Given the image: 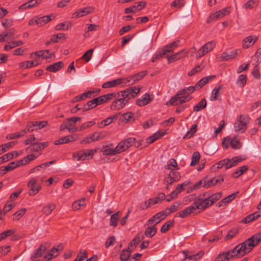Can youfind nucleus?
I'll return each instance as SVG.
<instances>
[{
    "instance_id": "nucleus-1",
    "label": "nucleus",
    "mask_w": 261,
    "mask_h": 261,
    "mask_svg": "<svg viewBox=\"0 0 261 261\" xmlns=\"http://www.w3.org/2000/svg\"><path fill=\"white\" fill-rule=\"evenodd\" d=\"M261 242V232L237 245L233 249L220 253L214 261H228L233 257H242L250 252L253 248Z\"/></svg>"
},
{
    "instance_id": "nucleus-2",
    "label": "nucleus",
    "mask_w": 261,
    "mask_h": 261,
    "mask_svg": "<svg viewBox=\"0 0 261 261\" xmlns=\"http://www.w3.org/2000/svg\"><path fill=\"white\" fill-rule=\"evenodd\" d=\"M140 89L136 87H130L123 91L115 93L116 96L110 106L112 110H119L123 108L140 92Z\"/></svg>"
},
{
    "instance_id": "nucleus-3",
    "label": "nucleus",
    "mask_w": 261,
    "mask_h": 261,
    "mask_svg": "<svg viewBox=\"0 0 261 261\" xmlns=\"http://www.w3.org/2000/svg\"><path fill=\"white\" fill-rule=\"evenodd\" d=\"M222 195L221 192L216 193L211 195L207 192H204L198 196L197 201L194 202V204L198 207L197 210L203 211L220 199Z\"/></svg>"
},
{
    "instance_id": "nucleus-4",
    "label": "nucleus",
    "mask_w": 261,
    "mask_h": 261,
    "mask_svg": "<svg viewBox=\"0 0 261 261\" xmlns=\"http://www.w3.org/2000/svg\"><path fill=\"white\" fill-rule=\"evenodd\" d=\"M195 91V87L189 86L180 89L176 94L171 97L167 105L170 104L172 106H177L187 102L191 100L192 96L191 94Z\"/></svg>"
},
{
    "instance_id": "nucleus-5",
    "label": "nucleus",
    "mask_w": 261,
    "mask_h": 261,
    "mask_svg": "<svg viewBox=\"0 0 261 261\" xmlns=\"http://www.w3.org/2000/svg\"><path fill=\"white\" fill-rule=\"evenodd\" d=\"M249 121L250 117L248 116L243 114L238 116L234 124L235 130L241 133L245 132Z\"/></svg>"
},
{
    "instance_id": "nucleus-6",
    "label": "nucleus",
    "mask_w": 261,
    "mask_h": 261,
    "mask_svg": "<svg viewBox=\"0 0 261 261\" xmlns=\"http://www.w3.org/2000/svg\"><path fill=\"white\" fill-rule=\"evenodd\" d=\"M96 151V149L82 150L74 153L73 158L77 161L90 160Z\"/></svg>"
},
{
    "instance_id": "nucleus-7",
    "label": "nucleus",
    "mask_w": 261,
    "mask_h": 261,
    "mask_svg": "<svg viewBox=\"0 0 261 261\" xmlns=\"http://www.w3.org/2000/svg\"><path fill=\"white\" fill-rule=\"evenodd\" d=\"M135 141L136 139L133 137L128 138L121 141L115 147L117 154L126 150L133 145L136 146Z\"/></svg>"
},
{
    "instance_id": "nucleus-8",
    "label": "nucleus",
    "mask_w": 261,
    "mask_h": 261,
    "mask_svg": "<svg viewBox=\"0 0 261 261\" xmlns=\"http://www.w3.org/2000/svg\"><path fill=\"white\" fill-rule=\"evenodd\" d=\"M47 124V121H33L28 123L26 127L21 130L24 132V135L29 132H32L34 130H37L45 127Z\"/></svg>"
},
{
    "instance_id": "nucleus-9",
    "label": "nucleus",
    "mask_w": 261,
    "mask_h": 261,
    "mask_svg": "<svg viewBox=\"0 0 261 261\" xmlns=\"http://www.w3.org/2000/svg\"><path fill=\"white\" fill-rule=\"evenodd\" d=\"M215 42L211 41L204 44L196 53L195 57L198 59L201 58L212 50L215 46Z\"/></svg>"
},
{
    "instance_id": "nucleus-10",
    "label": "nucleus",
    "mask_w": 261,
    "mask_h": 261,
    "mask_svg": "<svg viewBox=\"0 0 261 261\" xmlns=\"http://www.w3.org/2000/svg\"><path fill=\"white\" fill-rule=\"evenodd\" d=\"M230 13V11L228 8H225L218 11H217L212 14L207 19L206 22L210 23L213 21H216L220 19L225 16L228 15Z\"/></svg>"
},
{
    "instance_id": "nucleus-11",
    "label": "nucleus",
    "mask_w": 261,
    "mask_h": 261,
    "mask_svg": "<svg viewBox=\"0 0 261 261\" xmlns=\"http://www.w3.org/2000/svg\"><path fill=\"white\" fill-rule=\"evenodd\" d=\"M167 216L165 212H160L155 214L153 216H152L150 219H149L147 221V224H154V225H156V224L159 223L162 220L165 219Z\"/></svg>"
},
{
    "instance_id": "nucleus-12",
    "label": "nucleus",
    "mask_w": 261,
    "mask_h": 261,
    "mask_svg": "<svg viewBox=\"0 0 261 261\" xmlns=\"http://www.w3.org/2000/svg\"><path fill=\"white\" fill-rule=\"evenodd\" d=\"M154 98L153 94L145 93L141 98L136 100V104L140 107L144 106L149 103Z\"/></svg>"
},
{
    "instance_id": "nucleus-13",
    "label": "nucleus",
    "mask_w": 261,
    "mask_h": 261,
    "mask_svg": "<svg viewBox=\"0 0 261 261\" xmlns=\"http://www.w3.org/2000/svg\"><path fill=\"white\" fill-rule=\"evenodd\" d=\"M28 186L30 188L28 193L30 196L36 195L41 189L40 185L37 183L36 180H30Z\"/></svg>"
},
{
    "instance_id": "nucleus-14",
    "label": "nucleus",
    "mask_w": 261,
    "mask_h": 261,
    "mask_svg": "<svg viewBox=\"0 0 261 261\" xmlns=\"http://www.w3.org/2000/svg\"><path fill=\"white\" fill-rule=\"evenodd\" d=\"M197 206H195V204L186 207L184 210L179 212L176 214V216L182 218H186L190 215L191 214L193 213L195 211L197 210Z\"/></svg>"
},
{
    "instance_id": "nucleus-15",
    "label": "nucleus",
    "mask_w": 261,
    "mask_h": 261,
    "mask_svg": "<svg viewBox=\"0 0 261 261\" xmlns=\"http://www.w3.org/2000/svg\"><path fill=\"white\" fill-rule=\"evenodd\" d=\"M244 159H242L240 156H236L231 159H224L225 164V169H228L236 166L238 163L242 162Z\"/></svg>"
},
{
    "instance_id": "nucleus-16",
    "label": "nucleus",
    "mask_w": 261,
    "mask_h": 261,
    "mask_svg": "<svg viewBox=\"0 0 261 261\" xmlns=\"http://www.w3.org/2000/svg\"><path fill=\"white\" fill-rule=\"evenodd\" d=\"M93 8L90 7H85L83 9H80L74 13L73 14V17L77 18L83 17L93 12Z\"/></svg>"
},
{
    "instance_id": "nucleus-17",
    "label": "nucleus",
    "mask_w": 261,
    "mask_h": 261,
    "mask_svg": "<svg viewBox=\"0 0 261 261\" xmlns=\"http://www.w3.org/2000/svg\"><path fill=\"white\" fill-rule=\"evenodd\" d=\"M240 50L236 49L234 51H231L230 52H224L221 54L220 58L222 61H227L229 60L233 59L236 58L238 55Z\"/></svg>"
},
{
    "instance_id": "nucleus-18",
    "label": "nucleus",
    "mask_w": 261,
    "mask_h": 261,
    "mask_svg": "<svg viewBox=\"0 0 261 261\" xmlns=\"http://www.w3.org/2000/svg\"><path fill=\"white\" fill-rule=\"evenodd\" d=\"M258 38L256 36H249L243 40V46L244 48H248L252 46L257 41Z\"/></svg>"
},
{
    "instance_id": "nucleus-19",
    "label": "nucleus",
    "mask_w": 261,
    "mask_h": 261,
    "mask_svg": "<svg viewBox=\"0 0 261 261\" xmlns=\"http://www.w3.org/2000/svg\"><path fill=\"white\" fill-rule=\"evenodd\" d=\"M216 77L215 75H211L208 76L204 77L199 80L195 85L193 86L195 87V90L197 89H201L204 85L207 84L210 81L214 79Z\"/></svg>"
},
{
    "instance_id": "nucleus-20",
    "label": "nucleus",
    "mask_w": 261,
    "mask_h": 261,
    "mask_svg": "<svg viewBox=\"0 0 261 261\" xmlns=\"http://www.w3.org/2000/svg\"><path fill=\"white\" fill-rule=\"evenodd\" d=\"M76 140V139L73 136H67L64 137L60 138L59 139L56 140L54 142L55 145H60L65 143H68L69 142H73Z\"/></svg>"
},
{
    "instance_id": "nucleus-21",
    "label": "nucleus",
    "mask_w": 261,
    "mask_h": 261,
    "mask_svg": "<svg viewBox=\"0 0 261 261\" xmlns=\"http://www.w3.org/2000/svg\"><path fill=\"white\" fill-rule=\"evenodd\" d=\"M39 0H30L28 2L25 3L19 6V9H27L32 8L40 4Z\"/></svg>"
},
{
    "instance_id": "nucleus-22",
    "label": "nucleus",
    "mask_w": 261,
    "mask_h": 261,
    "mask_svg": "<svg viewBox=\"0 0 261 261\" xmlns=\"http://www.w3.org/2000/svg\"><path fill=\"white\" fill-rule=\"evenodd\" d=\"M63 66V62L59 61L47 66L46 70L50 72H56L60 70Z\"/></svg>"
},
{
    "instance_id": "nucleus-23",
    "label": "nucleus",
    "mask_w": 261,
    "mask_h": 261,
    "mask_svg": "<svg viewBox=\"0 0 261 261\" xmlns=\"http://www.w3.org/2000/svg\"><path fill=\"white\" fill-rule=\"evenodd\" d=\"M177 43L175 42H173L167 45H166L164 48L160 50L162 55L163 56L167 55L168 53H172L173 52L172 47H176L177 46Z\"/></svg>"
},
{
    "instance_id": "nucleus-24",
    "label": "nucleus",
    "mask_w": 261,
    "mask_h": 261,
    "mask_svg": "<svg viewBox=\"0 0 261 261\" xmlns=\"http://www.w3.org/2000/svg\"><path fill=\"white\" fill-rule=\"evenodd\" d=\"M97 99H93L88 101L86 104L83 106V111L85 112L95 108L98 105L96 102Z\"/></svg>"
},
{
    "instance_id": "nucleus-25",
    "label": "nucleus",
    "mask_w": 261,
    "mask_h": 261,
    "mask_svg": "<svg viewBox=\"0 0 261 261\" xmlns=\"http://www.w3.org/2000/svg\"><path fill=\"white\" fill-rule=\"evenodd\" d=\"M102 150L103 155H114L117 154L116 148H112L109 146H103Z\"/></svg>"
},
{
    "instance_id": "nucleus-26",
    "label": "nucleus",
    "mask_w": 261,
    "mask_h": 261,
    "mask_svg": "<svg viewBox=\"0 0 261 261\" xmlns=\"http://www.w3.org/2000/svg\"><path fill=\"white\" fill-rule=\"evenodd\" d=\"M165 135L164 133L160 131L157 132L147 139V142L149 144L152 143L155 141L160 139Z\"/></svg>"
},
{
    "instance_id": "nucleus-27",
    "label": "nucleus",
    "mask_w": 261,
    "mask_h": 261,
    "mask_svg": "<svg viewBox=\"0 0 261 261\" xmlns=\"http://www.w3.org/2000/svg\"><path fill=\"white\" fill-rule=\"evenodd\" d=\"M258 3V0H249L243 4V7L246 9H252L256 7Z\"/></svg>"
},
{
    "instance_id": "nucleus-28",
    "label": "nucleus",
    "mask_w": 261,
    "mask_h": 261,
    "mask_svg": "<svg viewBox=\"0 0 261 261\" xmlns=\"http://www.w3.org/2000/svg\"><path fill=\"white\" fill-rule=\"evenodd\" d=\"M54 163V161H50V162L43 163V164H41L40 165L37 166L35 167V168L32 169L30 170V173H32L35 172L36 171H40L41 172L42 170H43L45 168H46V167H48L50 165L53 164Z\"/></svg>"
},
{
    "instance_id": "nucleus-29",
    "label": "nucleus",
    "mask_w": 261,
    "mask_h": 261,
    "mask_svg": "<svg viewBox=\"0 0 261 261\" xmlns=\"http://www.w3.org/2000/svg\"><path fill=\"white\" fill-rule=\"evenodd\" d=\"M24 42L22 41H13L9 42L8 44H6L4 46L5 50H9L12 49L16 46H20L23 44Z\"/></svg>"
},
{
    "instance_id": "nucleus-30",
    "label": "nucleus",
    "mask_w": 261,
    "mask_h": 261,
    "mask_svg": "<svg viewBox=\"0 0 261 261\" xmlns=\"http://www.w3.org/2000/svg\"><path fill=\"white\" fill-rule=\"evenodd\" d=\"M86 205L85 198H82L74 201L72 204V207L73 210H79L82 207Z\"/></svg>"
},
{
    "instance_id": "nucleus-31",
    "label": "nucleus",
    "mask_w": 261,
    "mask_h": 261,
    "mask_svg": "<svg viewBox=\"0 0 261 261\" xmlns=\"http://www.w3.org/2000/svg\"><path fill=\"white\" fill-rule=\"evenodd\" d=\"M56 205L53 203L49 204L43 207L42 212L45 216H48L55 209Z\"/></svg>"
},
{
    "instance_id": "nucleus-32",
    "label": "nucleus",
    "mask_w": 261,
    "mask_h": 261,
    "mask_svg": "<svg viewBox=\"0 0 261 261\" xmlns=\"http://www.w3.org/2000/svg\"><path fill=\"white\" fill-rule=\"evenodd\" d=\"M174 221L173 220H169L165 223L161 228V232L165 233L168 231L169 229L173 226Z\"/></svg>"
},
{
    "instance_id": "nucleus-33",
    "label": "nucleus",
    "mask_w": 261,
    "mask_h": 261,
    "mask_svg": "<svg viewBox=\"0 0 261 261\" xmlns=\"http://www.w3.org/2000/svg\"><path fill=\"white\" fill-rule=\"evenodd\" d=\"M206 106V101L205 98L202 99L198 103H197L193 107V111L194 112H198L203 109Z\"/></svg>"
},
{
    "instance_id": "nucleus-34",
    "label": "nucleus",
    "mask_w": 261,
    "mask_h": 261,
    "mask_svg": "<svg viewBox=\"0 0 261 261\" xmlns=\"http://www.w3.org/2000/svg\"><path fill=\"white\" fill-rule=\"evenodd\" d=\"M181 204L180 202H174L170 207L167 208L164 211L166 213L167 216L170 215L171 213L176 212L177 210V207Z\"/></svg>"
},
{
    "instance_id": "nucleus-35",
    "label": "nucleus",
    "mask_w": 261,
    "mask_h": 261,
    "mask_svg": "<svg viewBox=\"0 0 261 261\" xmlns=\"http://www.w3.org/2000/svg\"><path fill=\"white\" fill-rule=\"evenodd\" d=\"M152 225V226L147 227L145 231V234L149 238L152 237L156 233L157 230L155 225Z\"/></svg>"
},
{
    "instance_id": "nucleus-36",
    "label": "nucleus",
    "mask_w": 261,
    "mask_h": 261,
    "mask_svg": "<svg viewBox=\"0 0 261 261\" xmlns=\"http://www.w3.org/2000/svg\"><path fill=\"white\" fill-rule=\"evenodd\" d=\"M132 252V250L128 249H123L120 254V258L121 261H127L130 257V254Z\"/></svg>"
},
{
    "instance_id": "nucleus-37",
    "label": "nucleus",
    "mask_w": 261,
    "mask_h": 261,
    "mask_svg": "<svg viewBox=\"0 0 261 261\" xmlns=\"http://www.w3.org/2000/svg\"><path fill=\"white\" fill-rule=\"evenodd\" d=\"M140 242V237L138 236H136L134 237L132 241L129 243L127 247L128 249L132 250L133 252V250L137 246Z\"/></svg>"
},
{
    "instance_id": "nucleus-38",
    "label": "nucleus",
    "mask_w": 261,
    "mask_h": 261,
    "mask_svg": "<svg viewBox=\"0 0 261 261\" xmlns=\"http://www.w3.org/2000/svg\"><path fill=\"white\" fill-rule=\"evenodd\" d=\"M45 249L46 248L45 246L42 245H40L38 248L36 250L35 252L33 254L32 257L36 258L41 256L45 252Z\"/></svg>"
},
{
    "instance_id": "nucleus-39",
    "label": "nucleus",
    "mask_w": 261,
    "mask_h": 261,
    "mask_svg": "<svg viewBox=\"0 0 261 261\" xmlns=\"http://www.w3.org/2000/svg\"><path fill=\"white\" fill-rule=\"evenodd\" d=\"M39 26H43L51 20L50 15H45L37 18Z\"/></svg>"
},
{
    "instance_id": "nucleus-40",
    "label": "nucleus",
    "mask_w": 261,
    "mask_h": 261,
    "mask_svg": "<svg viewBox=\"0 0 261 261\" xmlns=\"http://www.w3.org/2000/svg\"><path fill=\"white\" fill-rule=\"evenodd\" d=\"M239 192H234L227 197L222 199V203H224V205H227L228 203L232 201L237 196Z\"/></svg>"
},
{
    "instance_id": "nucleus-41",
    "label": "nucleus",
    "mask_w": 261,
    "mask_h": 261,
    "mask_svg": "<svg viewBox=\"0 0 261 261\" xmlns=\"http://www.w3.org/2000/svg\"><path fill=\"white\" fill-rule=\"evenodd\" d=\"M182 51H183L182 50L172 56L168 55L167 58L168 59V62L169 63H172L174 61H175L180 59L182 57L181 54L182 53Z\"/></svg>"
},
{
    "instance_id": "nucleus-42",
    "label": "nucleus",
    "mask_w": 261,
    "mask_h": 261,
    "mask_svg": "<svg viewBox=\"0 0 261 261\" xmlns=\"http://www.w3.org/2000/svg\"><path fill=\"white\" fill-rule=\"evenodd\" d=\"M259 216L257 213L250 214L243 219V222L245 223H249L256 220Z\"/></svg>"
},
{
    "instance_id": "nucleus-43",
    "label": "nucleus",
    "mask_w": 261,
    "mask_h": 261,
    "mask_svg": "<svg viewBox=\"0 0 261 261\" xmlns=\"http://www.w3.org/2000/svg\"><path fill=\"white\" fill-rule=\"evenodd\" d=\"M146 71H143L135 74L131 77L132 84L141 80L146 74Z\"/></svg>"
},
{
    "instance_id": "nucleus-44",
    "label": "nucleus",
    "mask_w": 261,
    "mask_h": 261,
    "mask_svg": "<svg viewBox=\"0 0 261 261\" xmlns=\"http://www.w3.org/2000/svg\"><path fill=\"white\" fill-rule=\"evenodd\" d=\"M71 23L69 21H65L64 22H62L58 24L56 27L55 29L58 31L61 30H67L69 27L70 26Z\"/></svg>"
},
{
    "instance_id": "nucleus-45",
    "label": "nucleus",
    "mask_w": 261,
    "mask_h": 261,
    "mask_svg": "<svg viewBox=\"0 0 261 261\" xmlns=\"http://www.w3.org/2000/svg\"><path fill=\"white\" fill-rule=\"evenodd\" d=\"M247 82V76L245 74H241L238 77V80H237L236 83L239 86L242 87H244Z\"/></svg>"
},
{
    "instance_id": "nucleus-46",
    "label": "nucleus",
    "mask_w": 261,
    "mask_h": 261,
    "mask_svg": "<svg viewBox=\"0 0 261 261\" xmlns=\"http://www.w3.org/2000/svg\"><path fill=\"white\" fill-rule=\"evenodd\" d=\"M230 146L234 149H239L241 147L240 143L236 137H233L232 139L230 138Z\"/></svg>"
},
{
    "instance_id": "nucleus-47",
    "label": "nucleus",
    "mask_w": 261,
    "mask_h": 261,
    "mask_svg": "<svg viewBox=\"0 0 261 261\" xmlns=\"http://www.w3.org/2000/svg\"><path fill=\"white\" fill-rule=\"evenodd\" d=\"M24 131L21 130L19 132L8 134L7 135L6 138L8 140H12L22 137L24 136Z\"/></svg>"
},
{
    "instance_id": "nucleus-48",
    "label": "nucleus",
    "mask_w": 261,
    "mask_h": 261,
    "mask_svg": "<svg viewBox=\"0 0 261 261\" xmlns=\"http://www.w3.org/2000/svg\"><path fill=\"white\" fill-rule=\"evenodd\" d=\"M120 84L119 80H113L112 81L107 82L103 84L102 87L103 88H111L115 87L116 85Z\"/></svg>"
},
{
    "instance_id": "nucleus-49",
    "label": "nucleus",
    "mask_w": 261,
    "mask_h": 261,
    "mask_svg": "<svg viewBox=\"0 0 261 261\" xmlns=\"http://www.w3.org/2000/svg\"><path fill=\"white\" fill-rule=\"evenodd\" d=\"M119 212H117L111 216L110 225L116 227L117 225V222L119 218Z\"/></svg>"
},
{
    "instance_id": "nucleus-50",
    "label": "nucleus",
    "mask_w": 261,
    "mask_h": 261,
    "mask_svg": "<svg viewBox=\"0 0 261 261\" xmlns=\"http://www.w3.org/2000/svg\"><path fill=\"white\" fill-rule=\"evenodd\" d=\"M35 56L46 59H47L48 57V56L47 57L44 55V50L35 51L31 54L30 57L31 58H34Z\"/></svg>"
},
{
    "instance_id": "nucleus-51",
    "label": "nucleus",
    "mask_w": 261,
    "mask_h": 261,
    "mask_svg": "<svg viewBox=\"0 0 261 261\" xmlns=\"http://www.w3.org/2000/svg\"><path fill=\"white\" fill-rule=\"evenodd\" d=\"M178 169L171 170L169 173V176L170 179H179L180 178V175L179 172L177 171Z\"/></svg>"
},
{
    "instance_id": "nucleus-52",
    "label": "nucleus",
    "mask_w": 261,
    "mask_h": 261,
    "mask_svg": "<svg viewBox=\"0 0 261 261\" xmlns=\"http://www.w3.org/2000/svg\"><path fill=\"white\" fill-rule=\"evenodd\" d=\"M27 210L25 208H23L19 210L14 214V220H19L25 213Z\"/></svg>"
},
{
    "instance_id": "nucleus-53",
    "label": "nucleus",
    "mask_w": 261,
    "mask_h": 261,
    "mask_svg": "<svg viewBox=\"0 0 261 261\" xmlns=\"http://www.w3.org/2000/svg\"><path fill=\"white\" fill-rule=\"evenodd\" d=\"M204 68L201 65H197L194 68H192L188 73V76H191L196 73L201 71Z\"/></svg>"
},
{
    "instance_id": "nucleus-54",
    "label": "nucleus",
    "mask_w": 261,
    "mask_h": 261,
    "mask_svg": "<svg viewBox=\"0 0 261 261\" xmlns=\"http://www.w3.org/2000/svg\"><path fill=\"white\" fill-rule=\"evenodd\" d=\"M200 156V154L198 152H194L192 154L191 165L195 166L199 162Z\"/></svg>"
},
{
    "instance_id": "nucleus-55",
    "label": "nucleus",
    "mask_w": 261,
    "mask_h": 261,
    "mask_svg": "<svg viewBox=\"0 0 261 261\" xmlns=\"http://www.w3.org/2000/svg\"><path fill=\"white\" fill-rule=\"evenodd\" d=\"M221 87H216L214 88V89L212 90L211 95L210 96V100L211 101L216 100L217 98V95L221 89Z\"/></svg>"
},
{
    "instance_id": "nucleus-56",
    "label": "nucleus",
    "mask_w": 261,
    "mask_h": 261,
    "mask_svg": "<svg viewBox=\"0 0 261 261\" xmlns=\"http://www.w3.org/2000/svg\"><path fill=\"white\" fill-rule=\"evenodd\" d=\"M87 257V252L85 250H81L74 261H83Z\"/></svg>"
},
{
    "instance_id": "nucleus-57",
    "label": "nucleus",
    "mask_w": 261,
    "mask_h": 261,
    "mask_svg": "<svg viewBox=\"0 0 261 261\" xmlns=\"http://www.w3.org/2000/svg\"><path fill=\"white\" fill-rule=\"evenodd\" d=\"M63 249V246L61 245H58L57 247H53L50 251L53 254L55 257H56L59 255L60 253L62 251Z\"/></svg>"
},
{
    "instance_id": "nucleus-58",
    "label": "nucleus",
    "mask_w": 261,
    "mask_h": 261,
    "mask_svg": "<svg viewBox=\"0 0 261 261\" xmlns=\"http://www.w3.org/2000/svg\"><path fill=\"white\" fill-rule=\"evenodd\" d=\"M27 151H39L41 150L40 145L38 143H33L26 149Z\"/></svg>"
},
{
    "instance_id": "nucleus-59",
    "label": "nucleus",
    "mask_w": 261,
    "mask_h": 261,
    "mask_svg": "<svg viewBox=\"0 0 261 261\" xmlns=\"http://www.w3.org/2000/svg\"><path fill=\"white\" fill-rule=\"evenodd\" d=\"M116 119L114 117L113 118L109 117L107 119L102 120L100 123L98 124L99 127H103L105 126H107L112 123L113 119Z\"/></svg>"
},
{
    "instance_id": "nucleus-60",
    "label": "nucleus",
    "mask_w": 261,
    "mask_h": 261,
    "mask_svg": "<svg viewBox=\"0 0 261 261\" xmlns=\"http://www.w3.org/2000/svg\"><path fill=\"white\" fill-rule=\"evenodd\" d=\"M167 168L168 169L173 170L178 169L177 164L176 160L174 159H171L169 160L167 164Z\"/></svg>"
},
{
    "instance_id": "nucleus-61",
    "label": "nucleus",
    "mask_w": 261,
    "mask_h": 261,
    "mask_svg": "<svg viewBox=\"0 0 261 261\" xmlns=\"http://www.w3.org/2000/svg\"><path fill=\"white\" fill-rule=\"evenodd\" d=\"M92 142H95L96 141H98L99 140H101L103 138V137L101 133H97L95 132L91 135H89Z\"/></svg>"
},
{
    "instance_id": "nucleus-62",
    "label": "nucleus",
    "mask_w": 261,
    "mask_h": 261,
    "mask_svg": "<svg viewBox=\"0 0 261 261\" xmlns=\"http://www.w3.org/2000/svg\"><path fill=\"white\" fill-rule=\"evenodd\" d=\"M93 49H90L87 50L82 57V59H84L86 62H89L91 59Z\"/></svg>"
},
{
    "instance_id": "nucleus-63",
    "label": "nucleus",
    "mask_w": 261,
    "mask_h": 261,
    "mask_svg": "<svg viewBox=\"0 0 261 261\" xmlns=\"http://www.w3.org/2000/svg\"><path fill=\"white\" fill-rule=\"evenodd\" d=\"M203 255L202 251H200L194 255H191L189 256L188 261H196L200 258H201Z\"/></svg>"
},
{
    "instance_id": "nucleus-64",
    "label": "nucleus",
    "mask_w": 261,
    "mask_h": 261,
    "mask_svg": "<svg viewBox=\"0 0 261 261\" xmlns=\"http://www.w3.org/2000/svg\"><path fill=\"white\" fill-rule=\"evenodd\" d=\"M95 124V122L94 121H89V122L84 123L81 125V126L79 128V130L81 131L83 129L88 128L92 126L93 125H94Z\"/></svg>"
}]
</instances>
